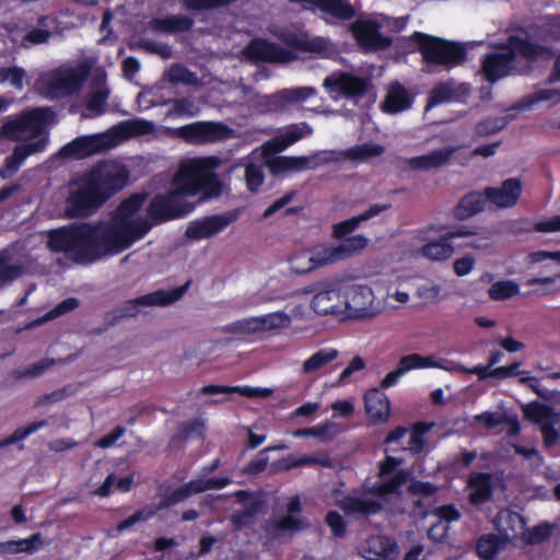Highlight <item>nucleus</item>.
Wrapping results in <instances>:
<instances>
[{
  "label": "nucleus",
  "instance_id": "obj_1",
  "mask_svg": "<svg viewBox=\"0 0 560 560\" xmlns=\"http://www.w3.org/2000/svg\"><path fill=\"white\" fill-rule=\"evenodd\" d=\"M145 201L144 194L124 199L110 220L73 222L47 233V247L80 265L94 264L128 249L152 228L148 219H132Z\"/></svg>",
  "mask_w": 560,
  "mask_h": 560
},
{
  "label": "nucleus",
  "instance_id": "obj_2",
  "mask_svg": "<svg viewBox=\"0 0 560 560\" xmlns=\"http://www.w3.org/2000/svg\"><path fill=\"white\" fill-rule=\"evenodd\" d=\"M220 166L217 156L197 158L182 163L173 177L174 188L166 194L155 195L147 209L153 224L164 223L189 214L195 206L185 200L201 194V200L218 198L223 192V184L215 173Z\"/></svg>",
  "mask_w": 560,
  "mask_h": 560
},
{
  "label": "nucleus",
  "instance_id": "obj_3",
  "mask_svg": "<svg viewBox=\"0 0 560 560\" xmlns=\"http://www.w3.org/2000/svg\"><path fill=\"white\" fill-rule=\"evenodd\" d=\"M504 48L505 52H489L482 58L481 72L485 79L492 84L512 73L513 62L517 56L534 63L537 61L548 62L556 55L551 47L534 43L528 37L518 35H510Z\"/></svg>",
  "mask_w": 560,
  "mask_h": 560
},
{
  "label": "nucleus",
  "instance_id": "obj_4",
  "mask_svg": "<svg viewBox=\"0 0 560 560\" xmlns=\"http://www.w3.org/2000/svg\"><path fill=\"white\" fill-rule=\"evenodd\" d=\"M410 42L416 44V50L421 55L427 65L440 66L446 70L463 65L467 59V47L460 42H454L425 34L413 32Z\"/></svg>",
  "mask_w": 560,
  "mask_h": 560
},
{
  "label": "nucleus",
  "instance_id": "obj_5",
  "mask_svg": "<svg viewBox=\"0 0 560 560\" xmlns=\"http://www.w3.org/2000/svg\"><path fill=\"white\" fill-rule=\"evenodd\" d=\"M190 285L188 280L183 285L171 290H156L154 292L126 301L119 307L105 314V324L107 327L115 326L125 317H135L139 313L140 306H166L179 299L187 292Z\"/></svg>",
  "mask_w": 560,
  "mask_h": 560
},
{
  "label": "nucleus",
  "instance_id": "obj_6",
  "mask_svg": "<svg viewBox=\"0 0 560 560\" xmlns=\"http://www.w3.org/2000/svg\"><path fill=\"white\" fill-rule=\"evenodd\" d=\"M84 177L106 203L127 185L129 171L117 162H101L91 168Z\"/></svg>",
  "mask_w": 560,
  "mask_h": 560
},
{
  "label": "nucleus",
  "instance_id": "obj_7",
  "mask_svg": "<svg viewBox=\"0 0 560 560\" xmlns=\"http://www.w3.org/2000/svg\"><path fill=\"white\" fill-rule=\"evenodd\" d=\"M402 463L401 458L386 456L378 464V477L381 481L366 490L368 493L386 498L387 495H401V488L411 479V471L405 468L397 469Z\"/></svg>",
  "mask_w": 560,
  "mask_h": 560
},
{
  "label": "nucleus",
  "instance_id": "obj_8",
  "mask_svg": "<svg viewBox=\"0 0 560 560\" xmlns=\"http://www.w3.org/2000/svg\"><path fill=\"white\" fill-rule=\"evenodd\" d=\"M105 202L85 177H81L75 188H70L65 201V214L69 219H85L97 212Z\"/></svg>",
  "mask_w": 560,
  "mask_h": 560
},
{
  "label": "nucleus",
  "instance_id": "obj_9",
  "mask_svg": "<svg viewBox=\"0 0 560 560\" xmlns=\"http://www.w3.org/2000/svg\"><path fill=\"white\" fill-rule=\"evenodd\" d=\"M47 112L45 108H34L8 119L2 122V138L18 141L28 132L35 139L42 137L47 122Z\"/></svg>",
  "mask_w": 560,
  "mask_h": 560
},
{
  "label": "nucleus",
  "instance_id": "obj_10",
  "mask_svg": "<svg viewBox=\"0 0 560 560\" xmlns=\"http://www.w3.org/2000/svg\"><path fill=\"white\" fill-rule=\"evenodd\" d=\"M232 482L230 477H215L209 479H194L177 488H168L161 497L158 510L170 509L192 494L201 493L207 490L223 489Z\"/></svg>",
  "mask_w": 560,
  "mask_h": 560
},
{
  "label": "nucleus",
  "instance_id": "obj_11",
  "mask_svg": "<svg viewBox=\"0 0 560 560\" xmlns=\"http://www.w3.org/2000/svg\"><path fill=\"white\" fill-rule=\"evenodd\" d=\"M177 136L190 144H207L228 140L232 129L221 121H196L177 128Z\"/></svg>",
  "mask_w": 560,
  "mask_h": 560
},
{
  "label": "nucleus",
  "instance_id": "obj_12",
  "mask_svg": "<svg viewBox=\"0 0 560 560\" xmlns=\"http://www.w3.org/2000/svg\"><path fill=\"white\" fill-rule=\"evenodd\" d=\"M324 86L330 93H338L347 100L360 101L373 88L366 77H359L346 71L334 72L324 80Z\"/></svg>",
  "mask_w": 560,
  "mask_h": 560
},
{
  "label": "nucleus",
  "instance_id": "obj_13",
  "mask_svg": "<svg viewBox=\"0 0 560 560\" xmlns=\"http://www.w3.org/2000/svg\"><path fill=\"white\" fill-rule=\"evenodd\" d=\"M115 145L112 136L97 133L80 136L65 144L59 150V156L71 160H82L97 153L107 151Z\"/></svg>",
  "mask_w": 560,
  "mask_h": 560
},
{
  "label": "nucleus",
  "instance_id": "obj_14",
  "mask_svg": "<svg viewBox=\"0 0 560 560\" xmlns=\"http://www.w3.org/2000/svg\"><path fill=\"white\" fill-rule=\"evenodd\" d=\"M244 54L256 62L285 63L296 58L291 49L260 37L252 39L244 48Z\"/></svg>",
  "mask_w": 560,
  "mask_h": 560
},
{
  "label": "nucleus",
  "instance_id": "obj_15",
  "mask_svg": "<svg viewBox=\"0 0 560 560\" xmlns=\"http://www.w3.org/2000/svg\"><path fill=\"white\" fill-rule=\"evenodd\" d=\"M240 218V210L234 209L220 214L205 217L201 220L192 221L187 230L186 236L190 240L210 238L224 231L230 224Z\"/></svg>",
  "mask_w": 560,
  "mask_h": 560
},
{
  "label": "nucleus",
  "instance_id": "obj_16",
  "mask_svg": "<svg viewBox=\"0 0 560 560\" xmlns=\"http://www.w3.org/2000/svg\"><path fill=\"white\" fill-rule=\"evenodd\" d=\"M314 88L283 89L276 93L264 95L259 98L257 107L261 113H281L290 105L303 102L315 95Z\"/></svg>",
  "mask_w": 560,
  "mask_h": 560
},
{
  "label": "nucleus",
  "instance_id": "obj_17",
  "mask_svg": "<svg viewBox=\"0 0 560 560\" xmlns=\"http://www.w3.org/2000/svg\"><path fill=\"white\" fill-rule=\"evenodd\" d=\"M380 24L372 20H357L351 33L364 51L384 50L392 45V38L380 32Z\"/></svg>",
  "mask_w": 560,
  "mask_h": 560
},
{
  "label": "nucleus",
  "instance_id": "obj_18",
  "mask_svg": "<svg viewBox=\"0 0 560 560\" xmlns=\"http://www.w3.org/2000/svg\"><path fill=\"white\" fill-rule=\"evenodd\" d=\"M342 300L338 283L334 281H322L316 284L311 306L319 315L339 314L342 312Z\"/></svg>",
  "mask_w": 560,
  "mask_h": 560
},
{
  "label": "nucleus",
  "instance_id": "obj_19",
  "mask_svg": "<svg viewBox=\"0 0 560 560\" xmlns=\"http://www.w3.org/2000/svg\"><path fill=\"white\" fill-rule=\"evenodd\" d=\"M48 143V135H44L37 139H30L23 143L16 144L12 154L7 156L4 161V165L2 166V178L15 174L28 156L44 152L47 149Z\"/></svg>",
  "mask_w": 560,
  "mask_h": 560
},
{
  "label": "nucleus",
  "instance_id": "obj_20",
  "mask_svg": "<svg viewBox=\"0 0 560 560\" xmlns=\"http://www.w3.org/2000/svg\"><path fill=\"white\" fill-rule=\"evenodd\" d=\"M305 9L319 11L326 21L345 22L355 16V10L349 0H291Z\"/></svg>",
  "mask_w": 560,
  "mask_h": 560
},
{
  "label": "nucleus",
  "instance_id": "obj_21",
  "mask_svg": "<svg viewBox=\"0 0 560 560\" xmlns=\"http://www.w3.org/2000/svg\"><path fill=\"white\" fill-rule=\"evenodd\" d=\"M90 74V66L81 63L75 68L58 70L51 79L50 86L63 95H71L81 90Z\"/></svg>",
  "mask_w": 560,
  "mask_h": 560
},
{
  "label": "nucleus",
  "instance_id": "obj_22",
  "mask_svg": "<svg viewBox=\"0 0 560 560\" xmlns=\"http://www.w3.org/2000/svg\"><path fill=\"white\" fill-rule=\"evenodd\" d=\"M522 195V182L512 177L502 182L500 187H486L487 200L500 209L514 207Z\"/></svg>",
  "mask_w": 560,
  "mask_h": 560
},
{
  "label": "nucleus",
  "instance_id": "obj_23",
  "mask_svg": "<svg viewBox=\"0 0 560 560\" xmlns=\"http://www.w3.org/2000/svg\"><path fill=\"white\" fill-rule=\"evenodd\" d=\"M291 269L299 275L307 273L319 267L331 264L326 246L313 250L302 249L295 252L289 259Z\"/></svg>",
  "mask_w": 560,
  "mask_h": 560
},
{
  "label": "nucleus",
  "instance_id": "obj_24",
  "mask_svg": "<svg viewBox=\"0 0 560 560\" xmlns=\"http://www.w3.org/2000/svg\"><path fill=\"white\" fill-rule=\"evenodd\" d=\"M235 497L237 501L245 506V509L233 513L231 515V523L235 529L241 530L254 523L256 515L262 508V502L246 490L236 491Z\"/></svg>",
  "mask_w": 560,
  "mask_h": 560
},
{
  "label": "nucleus",
  "instance_id": "obj_25",
  "mask_svg": "<svg viewBox=\"0 0 560 560\" xmlns=\"http://www.w3.org/2000/svg\"><path fill=\"white\" fill-rule=\"evenodd\" d=\"M470 493L469 503L474 506L482 505L493 497L492 475L490 472L474 471L467 481Z\"/></svg>",
  "mask_w": 560,
  "mask_h": 560
},
{
  "label": "nucleus",
  "instance_id": "obj_26",
  "mask_svg": "<svg viewBox=\"0 0 560 560\" xmlns=\"http://www.w3.org/2000/svg\"><path fill=\"white\" fill-rule=\"evenodd\" d=\"M364 408L373 423L387 421L390 412V402L386 394L380 388H370L363 396Z\"/></svg>",
  "mask_w": 560,
  "mask_h": 560
},
{
  "label": "nucleus",
  "instance_id": "obj_27",
  "mask_svg": "<svg viewBox=\"0 0 560 560\" xmlns=\"http://www.w3.org/2000/svg\"><path fill=\"white\" fill-rule=\"evenodd\" d=\"M279 39L292 50L300 52L320 54L327 49V40L324 37H310L305 33L282 32Z\"/></svg>",
  "mask_w": 560,
  "mask_h": 560
},
{
  "label": "nucleus",
  "instance_id": "obj_28",
  "mask_svg": "<svg viewBox=\"0 0 560 560\" xmlns=\"http://www.w3.org/2000/svg\"><path fill=\"white\" fill-rule=\"evenodd\" d=\"M390 207H392L390 203L371 205L364 212L334 224L332 237L336 240L346 238L350 233H352L355 229H358V226L360 225L361 222L368 221V220L381 214L382 212L390 209Z\"/></svg>",
  "mask_w": 560,
  "mask_h": 560
},
{
  "label": "nucleus",
  "instance_id": "obj_29",
  "mask_svg": "<svg viewBox=\"0 0 560 560\" xmlns=\"http://www.w3.org/2000/svg\"><path fill=\"white\" fill-rule=\"evenodd\" d=\"M458 150L459 147H447L433 150L428 154L411 158L408 164L412 170L419 171L439 168L447 164Z\"/></svg>",
  "mask_w": 560,
  "mask_h": 560
},
{
  "label": "nucleus",
  "instance_id": "obj_30",
  "mask_svg": "<svg viewBox=\"0 0 560 560\" xmlns=\"http://www.w3.org/2000/svg\"><path fill=\"white\" fill-rule=\"evenodd\" d=\"M413 96L399 82L389 85L382 110L388 114H397L409 109L412 106Z\"/></svg>",
  "mask_w": 560,
  "mask_h": 560
},
{
  "label": "nucleus",
  "instance_id": "obj_31",
  "mask_svg": "<svg viewBox=\"0 0 560 560\" xmlns=\"http://www.w3.org/2000/svg\"><path fill=\"white\" fill-rule=\"evenodd\" d=\"M194 23L190 16L176 14L166 18H153L149 22V28L154 33L177 34L189 32Z\"/></svg>",
  "mask_w": 560,
  "mask_h": 560
},
{
  "label": "nucleus",
  "instance_id": "obj_32",
  "mask_svg": "<svg viewBox=\"0 0 560 560\" xmlns=\"http://www.w3.org/2000/svg\"><path fill=\"white\" fill-rule=\"evenodd\" d=\"M200 393L202 395H217V394H240L247 398H268L272 395V389L267 387H252V386H228V385H205Z\"/></svg>",
  "mask_w": 560,
  "mask_h": 560
},
{
  "label": "nucleus",
  "instance_id": "obj_33",
  "mask_svg": "<svg viewBox=\"0 0 560 560\" xmlns=\"http://www.w3.org/2000/svg\"><path fill=\"white\" fill-rule=\"evenodd\" d=\"M369 240L361 235H352L342 240L339 245H325L331 264L349 258L368 246Z\"/></svg>",
  "mask_w": 560,
  "mask_h": 560
},
{
  "label": "nucleus",
  "instance_id": "obj_34",
  "mask_svg": "<svg viewBox=\"0 0 560 560\" xmlns=\"http://www.w3.org/2000/svg\"><path fill=\"white\" fill-rule=\"evenodd\" d=\"M346 515L361 514L365 516L375 515L383 510L382 503L375 500H365L353 495H345L337 502Z\"/></svg>",
  "mask_w": 560,
  "mask_h": 560
},
{
  "label": "nucleus",
  "instance_id": "obj_35",
  "mask_svg": "<svg viewBox=\"0 0 560 560\" xmlns=\"http://www.w3.org/2000/svg\"><path fill=\"white\" fill-rule=\"evenodd\" d=\"M487 198L485 190L466 194L454 209V217L458 220H467L485 210Z\"/></svg>",
  "mask_w": 560,
  "mask_h": 560
},
{
  "label": "nucleus",
  "instance_id": "obj_36",
  "mask_svg": "<svg viewBox=\"0 0 560 560\" xmlns=\"http://www.w3.org/2000/svg\"><path fill=\"white\" fill-rule=\"evenodd\" d=\"M509 542V537L501 534H483L476 542V552L482 560H493Z\"/></svg>",
  "mask_w": 560,
  "mask_h": 560
},
{
  "label": "nucleus",
  "instance_id": "obj_37",
  "mask_svg": "<svg viewBox=\"0 0 560 560\" xmlns=\"http://www.w3.org/2000/svg\"><path fill=\"white\" fill-rule=\"evenodd\" d=\"M420 254L433 261H444L454 254V246L448 236L443 233L438 240L423 244Z\"/></svg>",
  "mask_w": 560,
  "mask_h": 560
},
{
  "label": "nucleus",
  "instance_id": "obj_38",
  "mask_svg": "<svg viewBox=\"0 0 560 560\" xmlns=\"http://www.w3.org/2000/svg\"><path fill=\"white\" fill-rule=\"evenodd\" d=\"M312 131V128L306 122L292 125L283 133L275 138L273 144L278 151H283L305 136H310Z\"/></svg>",
  "mask_w": 560,
  "mask_h": 560
},
{
  "label": "nucleus",
  "instance_id": "obj_39",
  "mask_svg": "<svg viewBox=\"0 0 560 560\" xmlns=\"http://www.w3.org/2000/svg\"><path fill=\"white\" fill-rule=\"evenodd\" d=\"M153 130L154 124L141 118L122 121L117 127L118 135L122 139L150 135L153 132Z\"/></svg>",
  "mask_w": 560,
  "mask_h": 560
},
{
  "label": "nucleus",
  "instance_id": "obj_40",
  "mask_svg": "<svg viewBox=\"0 0 560 560\" xmlns=\"http://www.w3.org/2000/svg\"><path fill=\"white\" fill-rule=\"evenodd\" d=\"M311 159L308 156H277L270 163V170L273 174L284 172H299L310 167Z\"/></svg>",
  "mask_w": 560,
  "mask_h": 560
},
{
  "label": "nucleus",
  "instance_id": "obj_41",
  "mask_svg": "<svg viewBox=\"0 0 560 560\" xmlns=\"http://www.w3.org/2000/svg\"><path fill=\"white\" fill-rule=\"evenodd\" d=\"M43 545V538L40 533L33 534L31 537L20 540H9L2 542L3 553H34Z\"/></svg>",
  "mask_w": 560,
  "mask_h": 560
},
{
  "label": "nucleus",
  "instance_id": "obj_42",
  "mask_svg": "<svg viewBox=\"0 0 560 560\" xmlns=\"http://www.w3.org/2000/svg\"><path fill=\"white\" fill-rule=\"evenodd\" d=\"M339 352L334 348H324L316 351L304 361L302 371L305 374L316 372L338 358Z\"/></svg>",
  "mask_w": 560,
  "mask_h": 560
},
{
  "label": "nucleus",
  "instance_id": "obj_43",
  "mask_svg": "<svg viewBox=\"0 0 560 560\" xmlns=\"http://www.w3.org/2000/svg\"><path fill=\"white\" fill-rule=\"evenodd\" d=\"M307 527L304 520L287 514L270 526L269 533L273 538H280L287 532H300Z\"/></svg>",
  "mask_w": 560,
  "mask_h": 560
},
{
  "label": "nucleus",
  "instance_id": "obj_44",
  "mask_svg": "<svg viewBox=\"0 0 560 560\" xmlns=\"http://www.w3.org/2000/svg\"><path fill=\"white\" fill-rule=\"evenodd\" d=\"M552 101L560 103V89H541L523 97L514 107L517 109L530 108L539 102Z\"/></svg>",
  "mask_w": 560,
  "mask_h": 560
},
{
  "label": "nucleus",
  "instance_id": "obj_45",
  "mask_svg": "<svg viewBox=\"0 0 560 560\" xmlns=\"http://www.w3.org/2000/svg\"><path fill=\"white\" fill-rule=\"evenodd\" d=\"M49 16L40 15L37 20V27H34L26 32V34L23 37V42L32 45L47 43L51 36V32L49 31Z\"/></svg>",
  "mask_w": 560,
  "mask_h": 560
},
{
  "label": "nucleus",
  "instance_id": "obj_46",
  "mask_svg": "<svg viewBox=\"0 0 560 560\" xmlns=\"http://www.w3.org/2000/svg\"><path fill=\"white\" fill-rule=\"evenodd\" d=\"M489 296L493 301H503L520 293V287L512 280L497 281L489 288Z\"/></svg>",
  "mask_w": 560,
  "mask_h": 560
},
{
  "label": "nucleus",
  "instance_id": "obj_47",
  "mask_svg": "<svg viewBox=\"0 0 560 560\" xmlns=\"http://www.w3.org/2000/svg\"><path fill=\"white\" fill-rule=\"evenodd\" d=\"M506 527L503 529H499L500 534L505 537H509V541L513 537H518L521 535L522 539L524 538V534L526 533V520L525 517L517 512H509L506 516Z\"/></svg>",
  "mask_w": 560,
  "mask_h": 560
},
{
  "label": "nucleus",
  "instance_id": "obj_48",
  "mask_svg": "<svg viewBox=\"0 0 560 560\" xmlns=\"http://www.w3.org/2000/svg\"><path fill=\"white\" fill-rule=\"evenodd\" d=\"M455 97V90L448 82L436 84L428 96L427 108L434 107L445 102H450Z\"/></svg>",
  "mask_w": 560,
  "mask_h": 560
},
{
  "label": "nucleus",
  "instance_id": "obj_49",
  "mask_svg": "<svg viewBox=\"0 0 560 560\" xmlns=\"http://www.w3.org/2000/svg\"><path fill=\"white\" fill-rule=\"evenodd\" d=\"M553 408L549 405L532 401L524 408V415L527 419L535 423H545L546 420H549L553 416Z\"/></svg>",
  "mask_w": 560,
  "mask_h": 560
},
{
  "label": "nucleus",
  "instance_id": "obj_50",
  "mask_svg": "<svg viewBox=\"0 0 560 560\" xmlns=\"http://www.w3.org/2000/svg\"><path fill=\"white\" fill-rule=\"evenodd\" d=\"M509 121L506 116L487 117L476 125V135L479 137L494 135L504 129Z\"/></svg>",
  "mask_w": 560,
  "mask_h": 560
},
{
  "label": "nucleus",
  "instance_id": "obj_51",
  "mask_svg": "<svg viewBox=\"0 0 560 560\" xmlns=\"http://www.w3.org/2000/svg\"><path fill=\"white\" fill-rule=\"evenodd\" d=\"M384 148L377 143H363L347 150V156L352 161H363L382 155Z\"/></svg>",
  "mask_w": 560,
  "mask_h": 560
},
{
  "label": "nucleus",
  "instance_id": "obj_52",
  "mask_svg": "<svg viewBox=\"0 0 560 560\" xmlns=\"http://www.w3.org/2000/svg\"><path fill=\"white\" fill-rule=\"evenodd\" d=\"M553 526L548 522L535 525L533 528L526 529L523 540L527 545H539L547 541L552 535Z\"/></svg>",
  "mask_w": 560,
  "mask_h": 560
},
{
  "label": "nucleus",
  "instance_id": "obj_53",
  "mask_svg": "<svg viewBox=\"0 0 560 560\" xmlns=\"http://www.w3.org/2000/svg\"><path fill=\"white\" fill-rule=\"evenodd\" d=\"M404 371L407 373L410 370L415 369H425L438 366L436 362L431 357H423L418 353L407 354L400 358L398 363Z\"/></svg>",
  "mask_w": 560,
  "mask_h": 560
},
{
  "label": "nucleus",
  "instance_id": "obj_54",
  "mask_svg": "<svg viewBox=\"0 0 560 560\" xmlns=\"http://www.w3.org/2000/svg\"><path fill=\"white\" fill-rule=\"evenodd\" d=\"M109 97L108 89H100L92 90L86 95L85 107L88 110L92 112L94 115H102L104 110V106Z\"/></svg>",
  "mask_w": 560,
  "mask_h": 560
},
{
  "label": "nucleus",
  "instance_id": "obj_55",
  "mask_svg": "<svg viewBox=\"0 0 560 560\" xmlns=\"http://www.w3.org/2000/svg\"><path fill=\"white\" fill-rule=\"evenodd\" d=\"M47 425L46 420L35 421L32 423H28L25 427L18 428L9 438L2 439V447L12 445L16 442H20L37 430L44 428Z\"/></svg>",
  "mask_w": 560,
  "mask_h": 560
},
{
  "label": "nucleus",
  "instance_id": "obj_56",
  "mask_svg": "<svg viewBox=\"0 0 560 560\" xmlns=\"http://www.w3.org/2000/svg\"><path fill=\"white\" fill-rule=\"evenodd\" d=\"M236 0H184L185 9L189 11H210L228 7Z\"/></svg>",
  "mask_w": 560,
  "mask_h": 560
},
{
  "label": "nucleus",
  "instance_id": "obj_57",
  "mask_svg": "<svg viewBox=\"0 0 560 560\" xmlns=\"http://www.w3.org/2000/svg\"><path fill=\"white\" fill-rule=\"evenodd\" d=\"M370 549L378 547L380 550L375 551V560H385L390 553L397 548L395 541H392L388 537L380 536L369 541Z\"/></svg>",
  "mask_w": 560,
  "mask_h": 560
},
{
  "label": "nucleus",
  "instance_id": "obj_58",
  "mask_svg": "<svg viewBox=\"0 0 560 560\" xmlns=\"http://www.w3.org/2000/svg\"><path fill=\"white\" fill-rule=\"evenodd\" d=\"M79 306L77 298H67L48 311L40 319V322L55 319L63 314H67Z\"/></svg>",
  "mask_w": 560,
  "mask_h": 560
},
{
  "label": "nucleus",
  "instance_id": "obj_59",
  "mask_svg": "<svg viewBox=\"0 0 560 560\" xmlns=\"http://www.w3.org/2000/svg\"><path fill=\"white\" fill-rule=\"evenodd\" d=\"M264 172L257 164L249 163L245 168V180L248 190L257 191L264 184Z\"/></svg>",
  "mask_w": 560,
  "mask_h": 560
},
{
  "label": "nucleus",
  "instance_id": "obj_60",
  "mask_svg": "<svg viewBox=\"0 0 560 560\" xmlns=\"http://www.w3.org/2000/svg\"><path fill=\"white\" fill-rule=\"evenodd\" d=\"M167 78L171 83L190 84L195 78L194 73L183 65L175 63L167 71Z\"/></svg>",
  "mask_w": 560,
  "mask_h": 560
},
{
  "label": "nucleus",
  "instance_id": "obj_61",
  "mask_svg": "<svg viewBox=\"0 0 560 560\" xmlns=\"http://www.w3.org/2000/svg\"><path fill=\"white\" fill-rule=\"evenodd\" d=\"M153 514H154L153 511H149V510H144V509L138 510L131 516H129L128 518L119 522L116 525L115 529H116V532L118 534H120V533L129 529L130 527H132L137 523L145 522V521L150 520L153 516Z\"/></svg>",
  "mask_w": 560,
  "mask_h": 560
},
{
  "label": "nucleus",
  "instance_id": "obj_62",
  "mask_svg": "<svg viewBox=\"0 0 560 560\" xmlns=\"http://www.w3.org/2000/svg\"><path fill=\"white\" fill-rule=\"evenodd\" d=\"M325 522L335 537L342 538L346 535L347 524L337 511H329L325 516Z\"/></svg>",
  "mask_w": 560,
  "mask_h": 560
},
{
  "label": "nucleus",
  "instance_id": "obj_63",
  "mask_svg": "<svg viewBox=\"0 0 560 560\" xmlns=\"http://www.w3.org/2000/svg\"><path fill=\"white\" fill-rule=\"evenodd\" d=\"M25 70L19 67L3 68L2 67V82H10L16 90L21 91L24 85Z\"/></svg>",
  "mask_w": 560,
  "mask_h": 560
},
{
  "label": "nucleus",
  "instance_id": "obj_64",
  "mask_svg": "<svg viewBox=\"0 0 560 560\" xmlns=\"http://www.w3.org/2000/svg\"><path fill=\"white\" fill-rule=\"evenodd\" d=\"M408 492L415 497L430 498L438 492V487L430 481L413 480L408 487Z\"/></svg>",
  "mask_w": 560,
  "mask_h": 560
}]
</instances>
